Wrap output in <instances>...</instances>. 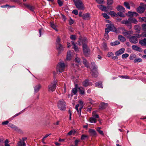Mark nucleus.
Segmentation results:
<instances>
[{
    "mask_svg": "<svg viewBox=\"0 0 146 146\" xmlns=\"http://www.w3.org/2000/svg\"><path fill=\"white\" fill-rule=\"evenodd\" d=\"M129 39V41L132 43L136 44L138 42V40L137 38L134 36H130V37H128Z\"/></svg>",
    "mask_w": 146,
    "mask_h": 146,
    "instance_id": "obj_11",
    "label": "nucleus"
},
{
    "mask_svg": "<svg viewBox=\"0 0 146 146\" xmlns=\"http://www.w3.org/2000/svg\"><path fill=\"white\" fill-rule=\"evenodd\" d=\"M89 132L90 135L92 136H96L97 135L96 131L94 129H89Z\"/></svg>",
    "mask_w": 146,
    "mask_h": 146,
    "instance_id": "obj_20",
    "label": "nucleus"
},
{
    "mask_svg": "<svg viewBox=\"0 0 146 146\" xmlns=\"http://www.w3.org/2000/svg\"><path fill=\"white\" fill-rule=\"evenodd\" d=\"M132 48L133 50L137 51L142 52L143 51V50L141 48L136 45L132 46Z\"/></svg>",
    "mask_w": 146,
    "mask_h": 146,
    "instance_id": "obj_14",
    "label": "nucleus"
},
{
    "mask_svg": "<svg viewBox=\"0 0 146 146\" xmlns=\"http://www.w3.org/2000/svg\"><path fill=\"white\" fill-rule=\"evenodd\" d=\"M82 108H80L79 109V110L78 109V110H76L78 112V114L80 115L81 114V110L82 109Z\"/></svg>",
    "mask_w": 146,
    "mask_h": 146,
    "instance_id": "obj_59",
    "label": "nucleus"
},
{
    "mask_svg": "<svg viewBox=\"0 0 146 146\" xmlns=\"http://www.w3.org/2000/svg\"><path fill=\"white\" fill-rule=\"evenodd\" d=\"M142 27L143 30L146 31V24H143L142 25Z\"/></svg>",
    "mask_w": 146,
    "mask_h": 146,
    "instance_id": "obj_61",
    "label": "nucleus"
},
{
    "mask_svg": "<svg viewBox=\"0 0 146 146\" xmlns=\"http://www.w3.org/2000/svg\"><path fill=\"white\" fill-rule=\"evenodd\" d=\"M61 39L59 37H57L56 40V49L58 51V54H60V52L64 50V47L60 43Z\"/></svg>",
    "mask_w": 146,
    "mask_h": 146,
    "instance_id": "obj_2",
    "label": "nucleus"
},
{
    "mask_svg": "<svg viewBox=\"0 0 146 146\" xmlns=\"http://www.w3.org/2000/svg\"><path fill=\"white\" fill-rule=\"evenodd\" d=\"M135 36L137 38V39L141 37V34L140 35L139 34H136L135 35Z\"/></svg>",
    "mask_w": 146,
    "mask_h": 146,
    "instance_id": "obj_64",
    "label": "nucleus"
},
{
    "mask_svg": "<svg viewBox=\"0 0 146 146\" xmlns=\"http://www.w3.org/2000/svg\"><path fill=\"white\" fill-rule=\"evenodd\" d=\"M102 49H103L104 50H108V49L107 46V44L104 42H103V43L102 44Z\"/></svg>",
    "mask_w": 146,
    "mask_h": 146,
    "instance_id": "obj_31",
    "label": "nucleus"
},
{
    "mask_svg": "<svg viewBox=\"0 0 146 146\" xmlns=\"http://www.w3.org/2000/svg\"><path fill=\"white\" fill-rule=\"evenodd\" d=\"M83 85L87 87L89 85H92V83L91 82H90L88 79H86L82 83Z\"/></svg>",
    "mask_w": 146,
    "mask_h": 146,
    "instance_id": "obj_15",
    "label": "nucleus"
},
{
    "mask_svg": "<svg viewBox=\"0 0 146 146\" xmlns=\"http://www.w3.org/2000/svg\"><path fill=\"white\" fill-rule=\"evenodd\" d=\"M92 115L93 117L94 118H98L99 117L98 115L94 114V112H93Z\"/></svg>",
    "mask_w": 146,
    "mask_h": 146,
    "instance_id": "obj_52",
    "label": "nucleus"
},
{
    "mask_svg": "<svg viewBox=\"0 0 146 146\" xmlns=\"http://www.w3.org/2000/svg\"><path fill=\"white\" fill-rule=\"evenodd\" d=\"M41 88V86L40 84L36 85L34 87L35 92L36 93Z\"/></svg>",
    "mask_w": 146,
    "mask_h": 146,
    "instance_id": "obj_26",
    "label": "nucleus"
},
{
    "mask_svg": "<svg viewBox=\"0 0 146 146\" xmlns=\"http://www.w3.org/2000/svg\"><path fill=\"white\" fill-rule=\"evenodd\" d=\"M118 39L121 42H123L126 40L125 38L121 35L118 36Z\"/></svg>",
    "mask_w": 146,
    "mask_h": 146,
    "instance_id": "obj_29",
    "label": "nucleus"
},
{
    "mask_svg": "<svg viewBox=\"0 0 146 146\" xmlns=\"http://www.w3.org/2000/svg\"><path fill=\"white\" fill-rule=\"evenodd\" d=\"M141 37L143 38H146V31L143 32L141 34Z\"/></svg>",
    "mask_w": 146,
    "mask_h": 146,
    "instance_id": "obj_56",
    "label": "nucleus"
},
{
    "mask_svg": "<svg viewBox=\"0 0 146 146\" xmlns=\"http://www.w3.org/2000/svg\"><path fill=\"white\" fill-rule=\"evenodd\" d=\"M96 2L99 4H102L104 3V0H96Z\"/></svg>",
    "mask_w": 146,
    "mask_h": 146,
    "instance_id": "obj_57",
    "label": "nucleus"
},
{
    "mask_svg": "<svg viewBox=\"0 0 146 146\" xmlns=\"http://www.w3.org/2000/svg\"><path fill=\"white\" fill-rule=\"evenodd\" d=\"M80 90V93L81 94L84 95L85 94V90L82 87H80L78 88Z\"/></svg>",
    "mask_w": 146,
    "mask_h": 146,
    "instance_id": "obj_35",
    "label": "nucleus"
},
{
    "mask_svg": "<svg viewBox=\"0 0 146 146\" xmlns=\"http://www.w3.org/2000/svg\"><path fill=\"white\" fill-rule=\"evenodd\" d=\"M91 65L92 68L91 70V74L93 77L96 78L98 76V66L94 62L91 63Z\"/></svg>",
    "mask_w": 146,
    "mask_h": 146,
    "instance_id": "obj_1",
    "label": "nucleus"
},
{
    "mask_svg": "<svg viewBox=\"0 0 146 146\" xmlns=\"http://www.w3.org/2000/svg\"><path fill=\"white\" fill-rule=\"evenodd\" d=\"M82 58L83 64L85 65L87 68H89V64L87 60L84 57Z\"/></svg>",
    "mask_w": 146,
    "mask_h": 146,
    "instance_id": "obj_27",
    "label": "nucleus"
},
{
    "mask_svg": "<svg viewBox=\"0 0 146 146\" xmlns=\"http://www.w3.org/2000/svg\"><path fill=\"white\" fill-rule=\"evenodd\" d=\"M57 3L60 6H62L63 5V2L60 0H58Z\"/></svg>",
    "mask_w": 146,
    "mask_h": 146,
    "instance_id": "obj_53",
    "label": "nucleus"
},
{
    "mask_svg": "<svg viewBox=\"0 0 146 146\" xmlns=\"http://www.w3.org/2000/svg\"><path fill=\"white\" fill-rule=\"evenodd\" d=\"M77 92V90L76 88H74L72 91V92L74 94V95H75Z\"/></svg>",
    "mask_w": 146,
    "mask_h": 146,
    "instance_id": "obj_47",
    "label": "nucleus"
},
{
    "mask_svg": "<svg viewBox=\"0 0 146 146\" xmlns=\"http://www.w3.org/2000/svg\"><path fill=\"white\" fill-rule=\"evenodd\" d=\"M8 126L11 127L13 130L18 133H23L22 131L20 128L13 124L9 123L8 124Z\"/></svg>",
    "mask_w": 146,
    "mask_h": 146,
    "instance_id": "obj_6",
    "label": "nucleus"
},
{
    "mask_svg": "<svg viewBox=\"0 0 146 146\" xmlns=\"http://www.w3.org/2000/svg\"><path fill=\"white\" fill-rule=\"evenodd\" d=\"M146 7V5L143 3H141L140 4V5L137 8V12L140 13H143L145 11Z\"/></svg>",
    "mask_w": 146,
    "mask_h": 146,
    "instance_id": "obj_8",
    "label": "nucleus"
},
{
    "mask_svg": "<svg viewBox=\"0 0 146 146\" xmlns=\"http://www.w3.org/2000/svg\"><path fill=\"white\" fill-rule=\"evenodd\" d=\"M106 26L107 28H106V29H108V31H109V32L111 31L114 32H117V29L114 27L113 25L111 24H107Z\"/></svg>",
    "mask_w": 146,
    "mask_h": 146,
    "instance_id": "obj_9",
    "label": "nucleus"
},
{
    "mask_svg": "<svg viewBox=\"0 0 146 146\" xmlns=\"http://www.w3.org/2000/svg\"><path fill=\"white\" fill-rule=\"evenodd\" d=\"M71 55L70 51L67 53L66 56V60H70L71 59Z\"/></svg>",
    "mask_w": 146,
    "mask_h": 146,
    "instance_id": "obj_37",
    "label": "nucleus"
},
{
    "mask_svg": "<svg viewBox=\"0 0 146 146\" xmlns=\"http://www.w3.org/2000/svg\"><path fill=\"white\" fill-rule=\"evenodd\" d=\"M117 10L120 12H124L125 11V9L124 7L122 6L118 5L117 7Z\"/></svg>",
    "mask_w": 146,
    "mask_h": 146,
    "instance_id": "obj_23",
    "label": "nucleus"
},
{
    "mask_svg": "<svg viewBox=\"0 0 146 146\" xmlns=\"http://www.w3.org/2000/svg\"><path fill=\"white\" fill-rule=\"evenodd\" d=\"M119 76V77L121 78H122L128 79H130L129 77V76H127V75Z\"/></svg>",
    "mask_w": 146,
    "mask_h": 146,
    "instance_id": "obj_44",
    "label": "nucleus"
},
{
    "mask_svg": "<svg viewBox=\"0 0 146 146\" xmlns=\"http://www.w3.org/2000/svg\"><path fill=\"white\" fill-rule=\"evenodd\" d=\"M74 60L76 62L78 63L77 64H76V66L78 67V65L80 63L81 59L79 57H76L75 58Z\"/></svg>",
    "mask_w": 146,
    "mask_h": 146,
    "instance_id": "obj_25",
    "label": "nucleus"
},
{
    "mask_svg": "<svg viewBox=\"0 0 146 146\" xmlns=\"http://www.w3.org/2000/svg\"><path fill=\"white\" fill-rule=\"evenodd\" d=\"M73 48L74 49L76 52H78L79 51L78 47L76 44L73 46Z\"/></svg>",
    "mask_w": 146,
    "mask_h": 146,
    "instance_id": "obj_45",
    "label": "nucleus"
},
{
    "mask_svg": "<svg viewBox=\"0 0 146 146\" xmlns=\"http://www.w3.org/2000/svg\"><path fill=\"white\" fill-rule=\"evenodd\" d=\"M78 42V44L79 45H80L81 44V42L82 43V45L84 44H87L86 43L87 42V40L86 38H84L82 39L80 38H79Z\"/></svg>",
    "mask_w": 146,
    "mask_h": 146,
    "instance_id": "obj_12",
    "label": "nucleus"
},
{
    "mask_svg": "<svg viewBox=\"0 0 146 146\" xmlns=\"http://www.w3.org/2000/svg\"><path fill=\"white\" fill-rule=\"evenodd\" d=\"M122 34L128 38V37H130L131 36L130 34H131V32L130 31L125 30L123 32Z\"/></svg>",
    "mask_w": 146,
    "mask_h": 146,
    "instance_id": "obj_22",
    "label": "nucleus"
},
{
    "mask_svg": "<svg viewBox=\"0 0 146 146\" xmlns=\"http://www.w3.org/2000/svg\"><path fill=\"white\" fill-rule=\"evenodd\" d=\"M24 5L25 7L31 11H33L35 9L34 6H32L29 5L25 3Z\"/></svg>",
    "mask_w": 146,
    "mask_h": 146,
    "instance_id": "obj_21",
    "label": "nucleus"
},
{
    "mask_svg": "<svg viewBox=\"0 0 146 146\" xmlns=\"http://www.w3.org/2000/svg\"><path fill=\"white\" fill-rule=\"evenodd\" d=\"M109 32V31H108V29H105V33L104 36L105 38L107 39H108L109 38V36L108 35Z\"/></svg>",
    "mask_w": 146,
    "mask_h": 146,
    "instance_id": "obj_32",
    "label": "nucleus"
},
{
    "mask_svg": "<svg viewBox=\"0 0 146 146\" xmlns=\"http://www.w3.org/2000/svg\"><path fill=\"white\" fill-rule=\"evenodd\" d=\"M129 23H132L134 24H137L138 22L137 20L135 18H133L132 17H129L128 19Z\"/></svg>",
    "mask_w": 146,
    "mask_h": 146,
    "instance_id": "obj_24",
    "label": "nucleus"
},
{
    "mask_svg": "<svg viewBox=\"0 0 146 146\" xmlns=\"http://www.w3.org/2000/svg\"><path fill=\"white\" fill-rule=\"evenodd\" d=\"M129 20L123 21L122 22V23L123 24L127 25L129 23Z\"/></svg>",
    "mask_w": 146,
    "mask_h": 146,
    "instance_id": "obj_55",
    "label": "nucleus"
},
{
    "mask_svg": "<svg viewBox=\"0 0 146 146\" xmlns=\"http://www.w3.org/2000/svg\"><path fill=\"white\" fill-rule=\"evenodd\" d=\"M136 57V55L134 54H132L130 55L129 59L131 60H132L133 58H135Z\"/></svg>",
    "mask_w": 146,
    "mask_h": 146,
    "instance_id": "obj_48",
    "label": "nucleus"
},
{
    "mask_svg": "<svg viewBox=\"0 0 146 146\" xmlns=\"http://www.w3.org/2000/svg\"><path fill=\"white\" fill-rule=\"evenodd\" d=\"M129 56V54L127 53L123 54L122 56V58L123 59L127 58Z\"/></svg>",
    "mask_w": 146,
    "mask_h": 146,
    "instance_id": "obj_46",
    "label": "nucleus"
},
{
    "mask_svg": "<svg viewBox=\"0 0 146 146\" xmlns=\"http://www.w3.org/2000/svg\"><path fill=\"white\" fill-rule=\"evenodd\" d=\"M57 106L60 110H65L66 109V104L63 100H59L57 103Z\"/></svg>",
    "mask_w": 146,
    "mask_h": 146,
    "instance_id": "obj_3",
    "label": "nucleus"
},
{
    "mask_svg": "<svg viewBox=\"0 0 146 146\" xmlns=\"http://www.w3.org/2000/svg\"><path fill=\"white\" fill-rule=\"evenodd\" d=\"M102 15L104 17V18L107 19H110L109 16L106 13H102Z\"/></svg>",
    "mask_w": 146,
    "mask_h": 146,
    "instance_id": "obj_41",
    "label": "nucleus"
},
{
    "mask_svg": "<svg viewBox=\"0 0 146 146\" xmlns=\"http://www.w3.org/2000/svg\"><path fill=\"white\" fill-rule=\"evenodd\" d=\"M124 5L127 8L129 9H130V7L129 3L128 2H125L124 3Z\"/></svg>",
    "mask_w": 146,
    "mask_h": 146,
    "instance_id": "obj_43",
    "label": "nucleus"
},
{
    "mask_svg": "<svg viewBox=\"0 0 146 146\" xmlns=\"http://www.w3.org/2000/svg\"><path fill=\"white\" fill-rule=\"evenodd\" d=\"M26 144L25 142H23L22 140H21V139H20V141H19L17 143V146H25Z\"/></svg>",
    "mask_w": 146,
    "mask_h": 146,
    "instance_id": "obj_28",
    "label": "nucleus"
},
{
    "mask_svg": "<svg viewBox=\"0 0 146 146\" xmlns=\"http://www.w3.org/2000/svg\"><path fill=\"white\" fill-rule=\"evenodd\" d=\"M138 14L136 12L128 11L126 15L129 17H132L133 16H137L138 15Z\"/></svg>",
    "mask_w": 146,
    "mask_h": 146,
    "instance_id": "obj_13",
    "label": "nucleus"
},
{
    "mask_svg": "<svg viewBox=\"0 0 146 146\" xmlns=\"http://www.w3.org/2000/svg\"><path fill=\"white\" fill-rule=\"evenodd\" d=\"M113 2V0H107V5H111L112 4Z\"/></svg>",
    "mask_w": 146,
    "mask_h": 146,
    "instance_id": "obj_51",
    "label": "nucleus"
},
{
    "mask_svg": "<svg viewBox=\"0 0 146 146\" xmlns=\"http://www.w3.org/2000/svg\"><path fill=\"white\" fill-rule=\"evenodd\" d=\"M120 42L118 40H117L113 42H110V45L111 46H115L120 44Z\"/></svg>",
    "mask_w": 146,
    "mask_h": 146,
    "instance_id": "obj_33",
    "label": "nucleus"
},
{
    "mask_svg": "<svg viewBox=\"0 0 146 146\" xmlns=\"http://www.w3.org/2000/svg\"><path fill=\"white\" fill-rule=\"evenodd\" d=\"M106 9L107 7L105 6L102 5L101 10L102 11H106Z\"/></svg>",
    "mask_w": 146,
    "mask_h": 146,
    "instance_id": "obj_60",
    "label": "nucleus"
},
{
    "mask_svg": "<svg viewBox=\"0 0 146 146\" xmlns=\"http://www.w3.org/2000/svg\"><path fill=\"white\" fill-rule=\"evenodd\" d=\"M139 43L141 46H146V38H144L139 41Z\"/></svg>",
    "mask_w": 146,
    "mask_h": 146,
    "instance_id": "obj_17",
    "label": "nucleus"
},
{
    "mask_svg": "<svg viewBox=\"0 0 146 146\" xmlns=\"http://www.w3.org/2000/svg\"><path fill=\"white\" fill-rule=\"evenodd\" d=\"M113 55V53H112V52H109L108 54V57H110V56Z\"/></svg>",
    "mask_w": 146,
    "mask_h": 146,
    "instance_id": "obj_63",
    "label": "nucleus"
},
{
    "mask_svg": "<svg viewBox=\"0 0 146 146\" xmlns=\"http://www.w3.org/2000/svg\"><path fill=\"white\" fill-rule=\"evenodd\" d=\"M74 23V21L72 19H71L69 20V24L70 25H71Z\"/></svg>",
    "mask_w": 146,
    "mask_h": 146,
    "instance_id": "obj_62",
    "label": "nucleus"
},
{
    "mask_svg": "<svg viewBox=\"0 0 146 146\" xmlns=\"http://www.w3.org/2000/svg\"><path fill=\"white\" fill-rule=\"evenodd\" d=\"M139 21L140 22H146V17H139Z\"/></svg>",
    "mask_w": 146,
    "mask_h": 146,
    "instance_id": "obj_39",
    "label": "nucleus"
},
{
    "mask_svg": "<svg viewBox=\"0 0 146 146\" xmlns=\"http://www.w3.org/2000/svg\"><path fill=\"white\" fill-rule=\"evenodd\" d=\"M72 13L76 15H77L78 14V11L76 9L72 11Z\"/></svg>",
    "mask_w": 146,
    "mask_h": 146,
    "instance_id": "obj_58",
    "label": "nucleus"
},
{
    "mask_svg": "<svg viewBox=\"0 0 146 146\" xmlns=\"http://www.w3.org/2000/svg\"><path fill=\"white\" fill-rule=\"evenodd\" d=\"M125 49L124 48H122L120 49L119 50L116 51L115 53V55L116 56H119L120 55L123 53L125 51Z\"/></svg>",
    "mask_w": 146,
    "mask_h": 146,
    "instance_id": "obj_16",
    "label": "nucleus"
},
{
    "mask_svg": "<svg viewBox=\"0 0 146 146\" xmlns=\"http://www.w3.org/2000/svg\"><path fill=\"white\" fill-rule=\"evenodd\" d=\"M23 110H22V111H21V112H19V113H17L15 115H14L12 117H11V118L12 119H13L15 117L19 115L21 113H23Z\"/></svg>",
    "mask_w": 146,
    "mask_h": 146,
    "instance_id": "obj_49",
    "label": "nucleus"
},
{
    "mask_svg": "<svg viewBox=\"0 0 146 146\" xmlns=\"http://www.w3.org/2000/svg\"><path fill=\"white\" fill-rule=\"evenodd\" d=\"M142 62V59L139 58H137L135 59L134 60V63H138L139 62Z\"/></svg>",
    "mask_w": 146,
    "mask_h": 146,
    "instance_id": "obj_36",
    "label": "nucleus"
},
{
    "mask_svg": "<svg viewBox=\"0 0 146 146\" xmlns=\"http://www.w3.org/2000/svg\"><path fill=\"white\" fill-rule=\"evenodd\" d=\"M88 135H82L81 137V139L82 140H84L86 139H88Z\"/></svg>",
    "mask_w": 146,
    "mask_h": 146,
    "instance_id": "obj_42",
    "label": "nucleus"
},
{
    "mask_svg": "<svg viewBox=\"0 0 146 146\" xmlns=\"http://www.w3.org/2000/svg\"><path fill=\"white\" fill-rule=\"evenodd\" d=\"M70 38L72 40H75L76 39V36L75 35H72L70 36Z\"/></svg>",
    "mask_w": 146,
    "mask_h": 146,
    "instance_id": "obj_50",
    "label": "nucleus"
},
{
    "mask_svg": "<svg viewBox=\"0 0 146 146\" xmlns=\"http://www.w3.org/2000/svg\"><path fill=\"white\" fill-rule=\"evenodd\" d=\"M109 13L112 17L115 16L116 14V13H115L114 11H110Z\"/></svg>",
    "mask_w": 146,
    "mask_h": 146,
    "instance_id": "obj_40",
    "label": "nucleus"
},
{
    "mask_svg": "<svg viewBox=\"0 0 146 146\" xmlns=\"http://www.w3.org/2000/svg\"><path fill=\"white\" fill-rule=\"evenodd\" d=\"M82 18L85 20H88L90 18V14L89 13H86L83 15Z\"/></svg>",
    "mask_w": 146,
    "mask_h": 146,
    "instance_id": "obj_19",
    "label": "nucleus"
},
{
    "mask_svg": "<svg viewBox=\"0 0 146 146\" xmlns=\"http://www.w3.org/2000/svg\"><path fill=\"white\" fill-rule=\"evenodd\" d=\"M82 47L84 54L86 56H88L90 52V50L87 44H85L83 45Z\"/></svg>",
    "mask_w": 146,
    "mask_h": 146,
    "instance_id": "obj_7",
    "label": "nucleus"
},
{
    "mask_svg": "<svg viewBox=\"0 0 146 146\" xmlns=\"http://www.w3.org/2000/svg\"><path fill=\"white\" fill-rule=\"evenodd\" d=\"M50 26L51 27L55 30L56 31H58V30L56 28V26L54 24V22H52L50 23Z\"/></svg>",
    "mask_w": 146,
    "mask_h": 146,
    "instance_id": "obj_34",
    "label": "nucleus"
},
{
    "mask_svg": "<svg viewBox=\"0 0 146 146\" xmlns=\"http://www.w3.org/2000/svg\"><path fill=\"white\" fill-rule=\"evenodd\" d=\"M65 67L64 63L63 62H59L56 67V71L57 72H62L64 71Z\"/></svg>",
    "mask_w": 146,
    "mask_h": 146,
    "instance_id": "obj_5",
    "label": "nucleus"
},
{
    "mask_svg": "<svg viewBox=\"0 0 146 146\" xmlns=\"http://www.w3.org/2000/svg\"><path fill=\"white\" fill-rule=\"evenodd\" d=\"M107 103L102 102L101 103L99 107V109L100 110H102L105 109L108 106Z\"/></svg>",
    "mask_w": 146,
    "mask_h": 146,
    "instance_id": "obj_18",
    "label": "nucleus"
},
{
    "mask_svg": "<svg viewBox=\"0 0 146 146\" xmlns=\"http://www.w3.org/2000/svg\"><path fill=\"white\" fill-rule=\"evenodd\" d=\"M56 81L55 80H54V83H52L51 84L48 86V90L49 91L52 92L55 90L56 87Z\"/></svg>",
    "mask_w": 146,
    "mask_h": 146,
    "instance_id": "obj_10",
    "label": "nucleus"
},
{
    "mask_svg": "<svg viewBox=\"0 0 146 146\" xmlns=\"http://www.w3.org/2000/svg\"><path fill=\"white\" fill-rule=\"evenodd\" d=\"M89 121L90 122L92 123H96V119L93 117H90L89 119Z\"/></svg>",
    "mask_w": 146,
    "mask_h": 146,
    "instance_id": "obj_38",
    "label": "nucleus"
},
{
    "mask_svg": "<svg viewBox=\"0 0 146 146\" xmlns=\"http://www.w3.org/2000/svg\"><path fill=\"white\" fill-rule=\"evenodd\" d=\"M95 86L99 88H103L102 82H99L95 83Z\"/></svg>",
    "mask_w": 146,
    "mask_h": 146,
    "instance_id": "obj_30",
    "label": "nucleus"
},
{
    "mask_svg": "<svg viewBox=\"0 0 146 146\" xmlns=\"http://www.w3.org/2000/svg\"><path fill=\"white\" fill-rule=\"evenodd\" d=\"M74 4L76 8L79 10H84V4L81 0H77L76 1H74Z\"/></svg>",
    "mask_w": 146,
    "mask_h": 146,
    "instance_id": "obj_4",
    "label": "nucleus"
},
{
    "mask_svg": "<svg viewBox=\"0 0 146 146\" xmlns=\"http://www.w3.org/2000/svg\"><path fill=\"white\" fill-rule=\"evenodd\" d=\"M118 15L120 17H124L125 15L123 14L121 12H119L117 13Z\"/></svg>",
    "mask_w": 146,
    "mask_h": 146,
    "instance_id": "obj_54",
    "label": "nucleus"
}]
</instances>
